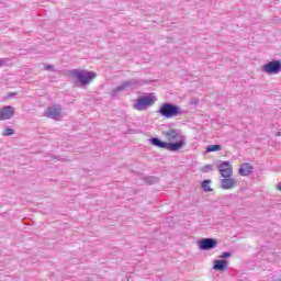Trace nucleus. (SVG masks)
Returning a JSON list of instances; mask_svg holds the SVG:
<instances>
[{
	"label": "nucleus",
	"mask_w": 281,
	"mask_h": 281,
	"mask_svg": "<svg viewBox=\"0 0 281 281\" xmlns=\"http://www.w3.org/2000/svg\"><path fill=\"white\" fill-rule=\"evenodd\" d=\"M69 76L71 78H76L77 82L85 87L86 85H89L93 78H95L94 71H87V70H80V69H71L69 70Z\"/></svg>",
	"instance_id": "2"
},
{
	"label": "nucleus",
	"mask_w": 281,
	"mask_h": 281,
	"mask_svg": "<svg viewBox=\"0 0 281 281\" xmlns=\"http://www.w3.org/2000/svg\"><path fill=\"white\" fill-rule=\"evenodd\" d=\"M238 186V180L232 177H223V179L220 180V188L222 190H232Z\"/></svg>",
	"instance_id": "10"
},
{
	"label": "nucleus",
	"mask_w": 281,
	"mask_h": 281,
	"mask_svg": "<svg viewBox=\"0 0 281 281\" xmlns=\"http://www.w3.org/2000/svg\"><path fill=\"white\" fill-rule=\"evenodd\" d=\"M151 146H156V148H162L164 150H169L170 153H178L181 147V143H166L161 140L159 137H151L148 139Z\"/></svg>",
	"instance_id": "5"
},
{
	"label": "nucleus",
	"mask_w": 281,
	"mask_h": 281,
	"mask_svg": "<svg viewBox=\"0 0 281 281\" xmlns=\"http://www.w3.org/2000/svg\"><path fill=\"white\" fill-rule=\"evenodd\" d=\"M156 113L161 115V117H165V120H172V117H181V115H183V110L172 102H164Z\"/></svg>",
	"instance_id": "1"
},
{
	"label": "nucleus",
	"mask_w": 281,
	"mask_h": 281,
	"mask_svg": "<svg viewBox=\"0 0 281 281\" xmlns=\"http://www.w3.org/2000/svg\"><path fill=\"white\" fill-rule=\"evenodd\" d=\"M144 85H148V81H146L145 79H130L122 85L115 87L112 90L111 95L112 98H115L117 93H122V91H128V89H136V87H144Z\"/></svg>",
	"instance_id": "3"
},
{
	"label": "nucleus",
	"mask_w": 281,
	"mask_h": 281,
	"mask_svg": "<svg viewBox=\"0 0 281 281\" xmlns=\"http://www.w3.org/2000/svg\"><path fill=\"white\" fill-rule=\"evenodd\" d=\"M214 170V166L212 165H205L203 168H202V172H210Z\"/></svg>",
	"instance_id": "20"
},
{
	"label": "nucleus",
	"mask_w": 281,
	"mask_h": 281,
	"mask_svg": "<svg viewBox=\"0 0 281 281\" xmlns=\"http://www.w3.org/2000/svg\"><path fill=\"white\" fill-rule=\"evenodd\" d=\"M217 170L221 177H232V175H234V167L229 160L222 161L217 165Z\"/></svg>",
	"instance_id": "9"
},
{
	"label": "nucleus",
	"mask_w": 281,
	"mask_h": 281,
	"mask_svg": "<svg viewBox=\"0 0 281 281\" xmlns=\"http://www.w3.org/2000/svg\"><path fill=\"white\" fill-rule=\"evenodd\" d=\"M229 261L225 259H217L213 261V269L214 271H227V267Z\"/></svg>",
	"instance_id": "13"
},
{
	"label": "nucleus",
	"mask_w": 281,
	"mask_h": 281,
	"mask_svg": "<svg viewBox=\"0 0 281 281\" xmlns=\"http://www.w3.org/2000/svg\"><path fill=\"white\" fill-rule=\"evenodd\" d=\"M165 137L168 139L169 144H180L179 150L183 148L187 144V138L183 134H181V130L169 128L165 132ZM175 139H178L175 142Z\"/></svg>",
	"instance_id": "4"
},
{
	"label": "nucleus",
	"mask_w": 281,
	"mask_h": 281,
	"mask_svg": "<svg viewBox=\"0 0 281 281\" xmlns=\"http://www.w3.org/2000/svg\"><path fill=\"white\" fill-rule=\"evenodd\" d=\"M142 181H144V183H146L147 186H155L159 183V178L155 176H144L142 178Z\"/></svg>",
	"instance_id": "15"
},
{
	"label": "nucleus",
	"mask_w": 281,
	"mask_h": 281,
	"mask_svg": "<svg viewBox=\"0 0 281 281\" xmlns=\"http://www.w3.org/2000/svg\"><path fill=\"white\" fill-rule=\"evenodd\" d=\"M218 150H223V146L218 144L206 146V153H218Z\"/></svg>",
	"instance_id": "17"
},
{
	"label": "nucleus",
	"mask_w": 281,
	"mask_h": 281,
	"mask_svg": "<svg viewBox=\"0 0 281 281\" xmlns=\"http://www.w3.org/2000/svg\"><path fill=\"white\" fill-rule=\"evenodd\" d=\"M191 104H199V100L198 99L191 100Z\"/></svg>",
	"instance_id": "24"
},
{
	"label": "nucleus",
	"mask_w": 281,
	"mask_h": 281,
	"mask_svg": "<svg viewBox=\"0 0 281 281\" xmlns=\"http://www.w3.org/2000/svg\"><path fill=\"white\" fill-rule=\"evenodd\" d=\"M155 95L153 93L139 97L134 104V109L136 111H146L148 106H153L155 104Z\"/></svg>",
	"instance_id": "6"
},
{
	"label": "nucleus",
	"mask_w": 281,
	"mask_h": 281,
	"mask_svg": "<svg viewBox=\"0 0 281 281\" xmlns=\"http://www.w3.org/2000/svg\"><path fill=\"white\" fill-rule=\"evenodd\" d=\"M210 183H212V180L206 179L201 182V188L204 192H214V189L210 187Z\"/></svg>",
	"instance_id": "16"
},
{
	"label": "nucleus",
	"mask_w": 281,
	"mask_h": 281,
	"mask_svg": "<svg viewBox=\"0 0 281 281\" xmlns=\"http://www.w3.org/2000/svg\"><path fill=\"white\" fill-rule=\"evenodd\" d=\"M60 115V109L50 106L47 109L46 117H52V120H56V117H59Z\"/></svg>",
	"instance_id": "14"
},
{
	"label": "nucleus",
	"mask_w": 281,
	"mask_h": 281,
	"mask_svg": "<svg viewBox=\"0 0 281 281\" xmlns=\"http://www.w3.org/2000/svg\"><path fill=\"white\" fill-rule=\"evenodd\" d=\"M14 95H16V92H10V93H8V98H14Z\"/></svg>",
	"instance_id": "23"
},
{
	"label": "nucleus",
	"mask_w": 281,
	"mask_h": 281,
	"mask_svg": "<svg viewBox=\"0 0 281 281\" xmlns=\"http://www.w3.org/2000/svg\"><path fill=\"white\" fill-rule=\"evenodd\" d=\"M251 172H254V166L249 162L241 164L238 169V175H240V177H249Z\"/></svg>",
	"instance_id": "12"
},
{
	"label": "nucleus",
	"mask_w": 281,
	"mask_h": 281,
	"mask_svg": "<svg viewBox=\"0 0 281 281\" xmlns=\"http://www.w3.org/2000/svg\"><path fill=\"white\" fill-rule=\"evenodd\" d=\"M16 111L12 105H5L0 109V120H12L14 117Z\"/></svg>",
	"instance_id": "11"
},
{
	"label": "nucleus",
	"mask_w": 281,
	"mask_h": 281,
	"mask_svg": "<svg viewBox=\"0 0 281 281\" xmlns=\"http://www.w3.org/2000/svg\"><path fill=\"white\" fill-rule=\"evenodd\" d=\"M277 189L281 190V182L278 183Z\"/></svg>",
	"instance_id": "25"
},
{
	"label": "nucleus",
	"mask_w": 281,
	"mask_h": 281,
	"mask_svg": "<svg viewBox=\"0 0 281 281\" xmlns=\"http://www.w3.org/2000/svg\"><path fill=\"white\" fill-rule=\"evenodd\" d=\"M261 70L268 76H276V74L281 72V60L280 59H272L271 61L266 63Z\"/></svg>",
	"instance_id": "7"
},
{
	"label": "nucleus",
	"mask_w": 281,
	"mask_h": 281,
	"mask_svg": "<svg viewBox=\"0 0 281 281\" xmlns=\"http://www.w3.org/2000/svg\"><path fill=\"white\" fill-rule=\"evenodd\" d=\"M220 258H222V260H227V258H232V251H224V252H222Z\"/></svg>",
	"instance_id": "19"
},
{
	"label": "nucleus",
	"mask_w": 281,
	"mask_h": 281,
	"mask_svg": "<svg viewBox=\"0 0 281 281\" xmlns=\"http://www.w3.org/2000/svg\"><path fill=\"white\" fill-rule=\"evenodd\" d=\"M2 135L4 137H10L11 135H14V130L13 128H10V127H7L3 132H2Z\"/></svg>",
	"instance_id": "18"
},
{
	"label": "nucleus",
	"mask_w": 281,
	"mask_h": 281,
	"mask_svg": "<svg viewBox=\"0 0 281 281\" xmlns=\"http://www.w3.org/2000/svg\"><path fill=\"white\" fill-rule=\"evenodd\" d=\"M198 246L200 251H210L212 249H216L218 246V240L215 238H202L198 241Z\"/></svg>",
	"instance_id": "8"
},
{
	"label": "nucleus",
	"mask_w": 281,
	"mask_h": 281,
	"mask_svg": "<svg viewBox=\"0 0 281 281\" xmlns=\"http://www.w3.org/2000/svg\"><path fill=\"white\" fill-rule=\"evenodd\" d=\"M3 65H8V58H0V67H3Z\"/></svg>",
	"instance_id": "21"
},
{
	"label": "nucleus",
	"mask_w": 281,
	"mask_h": 281,
	"mask_svg": "<svg viewBox=\"0 0 281 281\" xmlns=\"http://www.w3.org/2000/svg\"><path fill=\"white\" fill-rule=\"evenodd\" d=\"M45 69H46V71H54V65L47 64V65L45 66Z\"/></svg>",
	"instance_id": "22"
}]
</instances>
